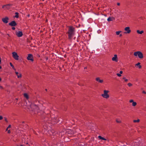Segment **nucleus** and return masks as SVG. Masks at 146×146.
Masks as SVG:
<instances>
[{"label":"nucleus","instance_id":"obj_1","mask_svg":"<svg viewBox=\"0 0 146 146\" xmlns=\"http://www.w3.org/2000/svg\"><path fill=\"white\" fill-rule=\"evenodd\" d=\"M58 119L57 117H52L51 119H49L48 121H47L45 123L44 127V129L46 130H48V133L50 135H54L56 134V133L55 132H54V130H48L49 129V128H50V125L48 126L47 124L50 123H53V122H58L59 120L58 121Z\"/></svg>","mask_w":146,"mask_h":146},{"label":"nucleus","instance_id":"obj_2","mask_svg":"<svg viewBox=\"0 0 146 146\" xmlns=\"http://www.w3.org/2000/svg\"><path fill=\"white\" fill-rule=\"evenodd\" d=\"M74 28L72 26L68 27V31L67 32L68 34V38L70 39H71L74 34Z\"/></svg>","mask_w":146,"mask_h":146},{"label":"nucleus","instance_id":"obj_3","mask_svg":"<svg viewBox=\"0 0 146 146\" xmlns=\"http://www.w3.org/2000/svg\"><path fill=\"white\" fill-rule=\"evenodd\" d=\"M133 54L135 56H138V57L140 58H143V54L140 51H138L135 52Z\"/></svg>","mask_w":146,"mask_h":146},{"label":"nucleus","instance_id":"obj_4","mask_svg":"<svg viewBox=\"0 0 146 146\" xmlns=\"http://www.w3.org/2000/svg\"><path fill=\"white\" fill-rule=\"evenodd\" d=\"M108 91L104 90V94L102 95V96L104 98H108L109 97V96L108 94Z\"/></svg>","mask_w":146,"mask_h":146},{"label":"nucleus","instance_id":"obj_5","mask_svg":"<svg viewBox=\"0 0 146 146\" xmlns=\"http://www.w3.org/2000/svg\"><path fill=\"white\" fill-rule=\"evenodd\" d=\"M12 5V4H7L6 5H3L2 6V8L4 9L5 10L6 9H9Z\"/></svg>","mask_w":146,"mask_h":146},{"label":"nucleus","instance_id":"obj_6","mask_svg":"<svg viewBox=\"0 0 146 146\" xmlns=\"http://www.w3.org/2000/svg\"><path fill=\"white\" fill-rule=\"evenodd\" d=\"M12 56L16 60H18L19 59V56L18 55L17 53L14 52H12Z\"/></svg>","mask_w":146,"mask_h":146},{"label":"nucleus","instance_id":"obj_7","mask_svg":"<svg viewBox=\"0 0 146 146\" xmlns=\"http://www.w3.org/2000/svg\"><path fill=\"white\" fill-rule=\"evenodd\" d=\"M33 56L32 54H28V56L27 58V59L28 60H31L32 61H33L34 60L33 58Z\"/></svg>","mask_w":146,"mask_h":146},{"label":"nucleus","instance_id":"obj_8","mask_svg":"<svg viewBox=\"0 0 146 146\" xmlns=\"http://www.w3.org/2000/svg\"><path fill=\"white\" fill-rule=\"evenodd\" d=\"M124 30L125 31H126L124 33L125 34L129 33L131 31V30H130V28L129 27H126L125 28Z\"/></svg>","mask_w":146,"mask_h":146},{"label":"nucleus","instance_id":"obj_9","mask_svg":"<svg viewBox=\"0 0 146 146\" xmlns=\"http://www.w3.org/2000/svg\"><path fill=\"white\" fill-rule=\"evenodd\" d=\"M9 25L11 26L14 27L17 25V23L15 21H13L9 23Z\"/></svg>","mask_w":146,"mask_h":146},{"label":"nucleus","instance_id":"obj_10","mask_svg":"<svg viewBox=\"0 0 146 146\" xmlns=\"http://www.w3.org/2000/svg\"><path fill=\"white\" fill-rule=\"evenodd\" d=\"M9 20V18L7 17H6L2 19V21L5 23H7L8 22V20Z\"/></svg>","mask_w":146,"mask_h":146},{"label":"nucleus","instance_id":"obj_11","mask_svg":"<svg viewBox=\"0 0 146 146\" xmlns=\"http://www.w3.org/2000/svg\"><path fill=\"white\" fill-rule=\"evenodd\" d=\"M16 35L18 37H21L23 35L21 31H18L16 33Z\"/></svg>","mask_w":146,"mask_h":146},{"label":"nucleus","instance_id":"obj_12","mask_svg":"<svg viewBox=\"0 0 146 146\" xmlns=\"http://www.w3.org/2000/svg\"><path fill=\"white\" fill-rule=\"evenodd\" d=\"M112 60L113 61L117 62L118 61V58L117 55L115 54L114 55V56L112 58Z\"/></svg>","mask_w":146,"mask_h":146},{"label":"nucleus","instance_id":"obj_13","mask_svg":"<svg viewBox=\"0 0 146 146\" xmlns=\"http://www.w3.org/2000/svg\"><path fill=\"white\" fill-rule=\"evenodd\" d=\"M96 80L99 83H102L103 82V80H101L99 77H97L96 78Z\"/></svg>","mask_w":146,"mask_h":146},{"label":"nucleus","instance_id":"obj_14","mask_svg":"<svg viewBox=\"0 0 146 146\" xmlns=\"http://www.w3.org/2000/svg\"><path fill=\"white\" fill-rule=\"evenodd\" d=\"M15 72L16 75L17 76V77L18 78H20L22 77V75L21 74L17 72Z\"/></svg>","mask_w":146,"mask_h":146},{"label":"nucleus","instance_id":"obj_15","mask_svg":"<svg viewBox=\"0 0 146 146\" xmlns=\"http://www.w3.org/2000/svg\"><path fill=\"white\" fill-rule=\"evenodd\" d=\"M115 18L114 17H110L107 19V21H112L113 20H115Z\"/></svg>","mask_w":146,"mask_h":146},{"label":"nucleus","instance_id":"obj_16","mask_svg":"<svg viewBox=\"0 0 146 146\" xmlns=\"http://www.w3.org/2000/svg\"><path fill=\"white\" fill-rule=\"evenodd\" d=\"M31 107L32 108H33L34 107H35V108L37 109H38V106L36 105H33V104L32 105H31Z\"/></svg>","mask_w":146,"mask_h":146},{"label":"nucleus","instance_id":"obj_17","mask_svg":"<svg viewBox=\"0 0 146 146\" xmlns=\"http://www.w3.org/2000/svg\"><path fill=\"white\" fill-rule=\"evenodd\" d=\"M137 32L138 34H141L143 33L144 31H140L139 30H137Z\"/></svg>","mask_w":146,"mask_h":146},{"label":"nucleus","instance_id":"obj_18","mask_svg":"<svg viewBox=\"0 0 146 146\" xmlns=\"http://www.w3.org/2000/svg\"><path fill=\"white\" fill-rule=\"evenodd\" d=\"M98 137L100 139H102V140H106V139H105V138L103 137H102V136H98Z\"/></svg>","mask_w":146,"mask_h":146},{"label":"nucleus","instance_id":"obj_19","mask_svg":"<svg viewBox=\"0 0 146 146\" xmlns=\"http://www.w3.org/2000/svg\"><path fill=\"white\" fill-rule=\"evenodd\" d=\"M140 63L138 62L137 64H136V65L138 66L139 68H141V66L140 65Z\"/></svg>","mask_w":146,"mask_h":146},{"label":"nucleus","instance_id":"obj_20","mask_svg":"<svg viewBox=\"0 0 146 146\" xmlns=\"http://www.w3.org/2000/svg\"><path fill=\"white\" fill-rule=\"evenodd\" d=\"M24 96L27 99H28L29 98L28 96L26 93H25L24 94Z\"/></svg>","mask_w":146,"mask_h":146},{"label":"nucleus","instance_id":"obj_21","mask_svg":"<svg viewBox=\"0 0 146 146\" xmlns=\"http://www.w3.org/2000/svg\"><path fill=\"white\" fill-rule=\"evenodd\" d=\"M15 17L18 18L19 17V13L17 12H16L15 13Z\"/></svg>","mask_w":146,"mask_h":146},{"label":"nucleus","instance_id":"obj_22","mask_svg":"<svg viewBox=\"0 0 146 146\" xmlns=\"http://www.w3.org/2000/svg\"><path fill=\"white\" fill-rule=\"evenodd\" d=\"M137 104L136 102H133L132 103V105L133 106H135Z\"/></svg>","mask_w":146,"mask_h":146},{"label":"nucleus","instance_id":"obj_23","mask_svg":"<svg viewBox=\"0 0 146 146\" xmlns=\"http://www.w3.org/2000/svg\"><path fill=\"white\" fill-rule=\"evenodd\" d=\"M121 31H116V35H119L120 33H121Z\"/></svg>","mask_w":146,"mask_h":146},{"label":"nucleus","instance_id":"obj_24","mask_svg":"<svg viewBox=\"0 0 146 146\" xmlns=\"http://www.w3.org/2000/svg\"><path fill=\"white\" fill-rule=\"evenodd\" d=\"M140 121L139 119H138L137 120H134L133 121V122L134 123L135 122H139Z\"/></svg>","mask_w":146,"mask_h":146},{"label":"nucleus","instance_id":"obj_25","mask_svg":"<svg viewBox=\"0 0 146 146\" xmlns=\"http://www.w3.org/2000/svg\"><path fill=\"white\" fill-rule=\"evenodd\" d=\"M10 64L11 67L12 68H14V66L12 64L11 62L10 63Z\"/></svg>","mask_w":146,"mask_h":146},{"label":"nucleus","instance_id":"obj_26","mask_svg":"<svg viewBox=\"0 0 146 146\" xmlns=\"http://www.w3.org/2000/svg\"><path fill=\"white\" fill-rule=\"evenodd\" d=\"M123 79H124L125 81V82H127L128 81V79H126L125 77L123 78Z\"/></svg>","mask_w":146,"mask_h":146},{"label":"nucleus","instance_id":"obj_27","mask_svg":"<svg viewBox=\"0 0 146 146\" xmlns=\"http://www.w3.org/2000/svg\"><path fill=\"white\" fill-rule=\"evenodd\" d=\"M127 85L129 87L131 86L132 85V84L131 83H128Z\"/></svg>","mask_w":146,"mask_h":146},{"label":"nucleus","instance_id":"obj_28","mask_svg":"<svg viewBox=\"0 0 146 146\" xmlns=\"http://www.w3.org/2000/svg\"><path fill=\"white\" fill-rule=\"evenodd\" d=\"M116 74L119 77L121 76V74H120L117 73Z\"/></svg>","mask_w":146,"mask_h":146},{"label":"nucleus","instance_id":"obj_29","mask_svg":"<svg viewBox=\"0 0 146 146\" xmlns=\"http://www.w3.org/2000/svg\"><path fill=\"white\" fill-rule=\"evenodd\" d=\"M133 100H129V102L130 103L133 102Z\"/></svg>","mask_w":146,"mask_h":146},{"label":"nucleus","instance_id":"obj_30","mask_svg":"<svg viewBox=\"0 0 146 146\" xmlns=\"http://www.w3.org/2000/svg\"><path fill=\"white\" fill-rule=\"evenodd\" d=\"M116 121L117 123H120L121 122V121L120 120H116Z\"/></svg>","mask_w":146,"mask_h":146},{"label":"nucleus","instance_id":"obj_31","mask_svg":"<svg viewBox=\"0 0 146 146\" xmlns=\"http://www.w3.org/2000/svg\"><path fill=\"white\" fill-rule=\"evenodd\" d=\"M3 118V117L2 116H0V120H1Z\"/></svg>","mask_w":146,"mask_h":146},{"label":"nucleus","instance_id":"obj_32","mask_svg":"<svg viewBox=\"0 0 146 146\" xmlns=\"http://www.w3.org/2000/svg\"><path fill=\"white\" fill-rule=\"evenodd\" d=\"M5 121L6 122H7L8 121H7V118H6L5 117Z\"/></svg>","mask_w":146,"mask_h":146},{"label":"nucleus","instance_id":"obj_33","mask_svg":"<svg viewBox=\"0 0 146 146\" xmlns=\"http://www.w3.org/2000/svg\"><path fill=\"white\" fill-rule=\"evenodd\" d=\"M51 146H57V145H56V144H55V145H51Z\"/></svg>","mask_w":146,"mask_h":146},{"label":"nucleus","instance_id":"obj_34","mask_svg":"<svg viewBox=\"0 0 146 146\" xmlns=\"http://www.w3.org/2000/svg\"><path fill=\"white\" fill-rule=\"evenodd\" d=\"M12 29L13 30H15V27H13L12 28Z\"/></svg>","mask_w":146,"mask_h":146},{"label":"nucleus","instance_id":"obj_35","mask_svg":"<svg viewBox=\"0 0 146 146\" xmlns=\"http://www.w3.org/2000/svg\"><path fill=\"white\" fill-rule=\"evenodd\" d=\"M119 73L121 74H122L123 73V71H120Z\"/></svg>","mask_w":146,"mask_h":146},{"label":"nucleus","instance_id":"obj_36","mask_svg":"<svg viewBox=\"0 0 146 146\" xmlns=\"http://www.w3.org/2000/svg\"><path fill=\"white\" fill-rule=\"evenodd\" d=\"M11 127V125H9L8 126V127H7V128H10V127Z\"/></svg>","mask_w":146,"mask_h":146},{"label":"nucleus","instance_id":"obj_37","mask_svg":"<svg viewBox=\"0 0 146 146\" xmlns=\"http://www.w3.org/2000/svg\"><path fill=\"white\" fill-rule=\"evenodd\" d=\"M11 132L10 131V130H8V133H10Z\"/></svg>","mask_w":146,"mask_h":146},{"label":"nucleus","instance_id":"obj_38","mask_svg":"<svg viewBox=\"0 0 146 146\" xmlns=\"http://www.w3.org/2000/svg\"><path fill=\"white\" fill-rule=\"evenodd\" d=\"M143 93L144 94H146V92L144 91H143Z\"/></svg>","mask_w":146,"mask_h":146},{"label":"nucleus","instance_id":"obj_39","mask_svg":"<svg viewBox=\"0 0 146 146\" xmlns=\"http://www.w3.org/2000/svg\"><path fill=\"white\" fill-rule=\"evenodd\" d=\"M117 5L119 6L120 5V3H117Z\"/></svg>","mask_w":146,"mask_h":146},{"label":"nucleus","instance_id":"obj_40","mask_svg":"<svg viewBox=\"0 0 146 146\" xmlns=\"http://www.w3.org/2000/svg\"><path fill=\"white\" fill-rule=\"evenodd\" d=\"M122 36V35L121 34H119V36L121 37Z\"/></svg>","mask_w":146,"mask_h":146},{"label":"nucleus","instance_id":"obj_41","mask_svg":"<svg viewBox=\"0 0 146 146\" xmlns=\"http://www.w3.org/2000/svg\"><path fill=\"white\" fill-rule=\"evenodd\" d=\"M15 71V72H16V69H15V68H13Z\"/></svg>","mask_w":146,"mask_h":146},{"label":"nucleus","instance_id":"obj_42","mask_svg":"<svg viewBox=\"0 0 146 146\" xmlns=\"http://www.w3.org/2000/svg\"><path fill=\"white\" fill-rule=\"evenodd\" d=\"M15 71V72H16V69H15V68H13Z\"/></svg>","mask_w":146,"mask_h":146},{"label":"nucleus","instance_id":"obj_43","mask_svg":"<svg viewBox=\"0 0 146 146\" xmlns=\"http://www.w3.org/2000/svg\"><path fill=\"white\" fill-rule=\"evenodd\" d=\"M0 88L1 89H3V87L2 86H0Z\"/></svg>","mask_w":146,"mask_h":146},{"label":"nucleus","instance_id":"obj_44","mask_svg":"<svg viewBox=\"0 0 146 146\" xmlns=\"http://www.w3.org/2000/svg\"><path fill=\"white\" fill-rule=\"evenodd\" d=\"M74 132L73 131H72V133H73V134H74Z\"/></svg>","mask_w":146,"mask_h":146},{"label":"nucleus","instance_id":"obj_45","mask_svg":"<svg viewBox=\"0 0 146 146\" xmlns=\"http://www.w3.org/2000/svg\"><path fill=\"white\" fill-rule=\"evenodd\" d=\"M1 59L0 58V63H1Z\"/></svg>","mask_w":146,"mask_h":146},{"label":"nucleus","instance_id":"obj_46","mask_svg":"<svg viewBox=\"0 0 146 146\" xmlns=\"http://www.w3.org/2000/svg\"><path fill=\"white\" fill-rule=\"evenodd\" d=\"M8 128L7 127V128L6 129V131L8 130Z\"/></svg>","mask_w":146,"mask_h":146},{"label":"nucleus","instance_id":"obj_47","mask_svg":"<svg viewBox=\"0 0 146 146\" xmlns=\"http://www.w3.org/2000/svg\"><path fill=\"white\" fill-rule=\"evenodd\" d=\"M87 68V67H86L84 68V69H86Z\"/></svg>","mask_w":146,"mask_h":146},{"label":"nucleus","instance_id":"obj_48","mask_svg":"<svg viewBox=\"0 0 146 146\" xmlns=\"http://www.w3.org/2000/svg\"><path fill=\"white\" fill-rule=\"evenodd\" d=\"M1 68V67L0 66V69Z\"/></svg>","mask_w":146,"mask_h":146},{"label":"nucleus","instance_id":"obj_49","mask_svg":"<svg viewBox=\"0 0 146 146\" xmlns=\"http://www.w3.org/2000/svg\"><path fill=\"white\" fill-rule=\"evenodd\" d=\"M15 99H16V100H18V99H17V98H16Z\"/></svg>","mask_w":146,"mask_h":146},{"label":"nucleus","instance_id":"obj_50","mask_svg":"<svg viewBox=\"0 0 146 146\" xmlns=\"http://www.w3.org/2000/svg\"><path fill=\"white\" fill-rule=\"evenodd\" d=\"M45 90H46V91H47V89H46Z\"/></svg>","mask_w":146,"mask_h":146},{"label":"nucleus","instance_id":"obj_51","mask_svg":"<svg viewBox=\"0 0 146 146\" xmlns=\"http://www.w3.org/2000/svg\"><path fill=\"white\" fill-rule=\"evenodd\" d=\"M34 107V109L35 108V107Z\"/></svg>","mask_w":146,"mask_h":146}]
</instances>
